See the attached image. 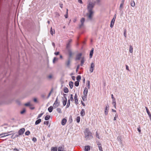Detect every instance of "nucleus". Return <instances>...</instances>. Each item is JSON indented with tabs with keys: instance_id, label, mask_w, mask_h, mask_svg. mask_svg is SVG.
<instances>
[{
	"instance_id": "63",
	"label": "nucleus",
	"mask_w": 151,
	"mask_h": 151,
	"mask_svg": "<svg viewBox=\"0 0 151 151\" xmlns=\"http://www.w3.org/2000/svg\"><path fill=\"white\" fill-rule=\"evenodd\" d=\"M52 90L48 94V98H49L50 96V95L51 93V92H52Z\"/></svg>"
},
{
	"instance_id": "16",
	"label": "nucleus",
	"mask_w": 151,
	"mask_h": 151,
	"mask_svg": "<svg viewBox=\"0 0 151 151\" xmlns=\"http://www.w3.org/2000/svg\"><path fill=\"white\" fill-rule=\"evenodd\" d=\"M85 61V59L84 58V57H82L81 58V66H82L84 63Z\"/></svg>"
},
{
	"instance_id": "2",
	"label": "nucleus",
	"mask_w": 151,
	"mask_h": 151,
	"mask_svg": "<svg viewBox=\"0 0 151 151\" xmlns=\"http://www.w3.org/2000/svg\"><path fill=\"white\" fill-rule=\"evenodd\" d=\"M85 137L86 139H90L93 138L91 132L86 128L85 132Z\"/></svg>"
},
{
	"instance_id": "15",
	"label": "nucleus",
	"mask_w": 151,
	"mask_h": 151,
	"mask_svg": "<svg viewBox=\"0 0 151 151\" xmlns=\"http://www.w3.org/2000/svg\"><path fill=\"white\" fill-rule=\"evenodd\" d=\"M67 122V120L66 119H63L61 121V124L62 125H64Z\"/></svg>"
},
{
	"instance_id": "61",
	"label": "nucleus",
	"mask_w": 151,
	"mask_h": 151,
	"mask_svg": "<svg viewBox=\"0 0 151 151\" xmlns=\"http://www.w3.org/2000/svg\"><path fill=\"white\" fill-rule=\"evenodd\" d=\"M60 6L61 8H62L63 7V4L61 3L60 4Z\"/></svg>"
},
{
	"instance_id": "38",
	"label": "nucleus",
	"mask_w": 151,
	"mask_h": 151,
	"mask_svg": "<svg viewBox=\"0 0 151 151\" xmlns=\"http://www.w3.org/2000/svg\"><path fill=\"white\" fill-rule=\"evenodd\" d=\"M68 51L69 52L70 57H71L72 55V54H73V53H72V51H71V50H68Z\"/></svg>"
},
{
	"instance_id": "22",
	"label": "nucleus",
	"mask_w": 151,
	"mask_h": 151,
	"mask_svg": "<svg viewBox=\"0 0 151 151\" xmlns=\"http://www.w3.org/2000/svg\"><path fill=\"white\" fill-rule=\"evenodd\" d=\"M41 122V119H39L36 120L35 122V125H37L39 124Z\"/></svg>"
},
{
	"instance_id": "10",
	"label": "nucleus",
	"mask_w": 151,
	"mask_h": 151,
	"mask_svg": "<svg viewBox=\"0 0 151 151\" xmlns=\"http://www.w3.org/2000/svg\"><path fill=\"white\" fill-rule=\"evenodd\" d=\"M65 65L68 68H70V59H68V60L65 62Z\"/></svg>"
},
{
	"instance_id": "12",
	"label": "nucleus",
	"mask_w": 151,
	"mask_h": 151,
	"mask_svg": "<svg viewBox=\"0 0 151 151\" xmlns=\"http://www.w3.org/2000/svg\"><path fill=\"white\" fill-rule=\"evenodd\" d=\"M82 55V54L81 53H80L78 54L76 56V60H79Z\"/></svg>"
},
{
	"instance_id": "58",
	"label": "nucleus",
	"mask_w": 151,
	"mask_h": 151,
	"mask_svg": "<svg viewBox=\"0 0 151 151\" xmlns=\"http://www.w3.org/2000/svg\"><path fill=\"white\" fill-rule=\"evenodd\" d=\"M118 117V115L117 114H116L115 115V116L114 117V121H115L116 120V117Z\"/></svg>"
},
{
	"instance_id": "59",
	"label": "nucleus",
	"mask_w": 151,
	"mask_h": 151,
	"mask_svg": "<svg viewBox=\"0 0 151 151\" xmlns=\"http://www.w3.org/2000/svg\"><path fill=\"white\" fill-rule=\"evenodd\" d=\"M78 2L81 4H83V3L82 1V0H78Z\"/></svg>"
},
{
	"instance_id": "21",
	"label": "nucleus",
	"mask_w": 151,
	"mask_h": 151,
	"mask_svg": "<svg viewBox=\"0 0 151 151\" xmlns=\"http://www.w3.org/2000/svg\"><path fill=\"white\" fill-rule=\"evenodd\" d=\"M81 115L82 116H83L85 115V110L83 109H82L81 112Z\"/></svg>"
},
{
	"instance_id": "42",
	"label": "nucleus",
	"mask_w": 151,
	"mask_h": 151,
	"mask_svg": "<svg viewBox=\"0 0 151 151\" xmlns=\"http://www.w3.org/2000/svg\"><path fill=\"white\" fill-rule=\"evenodd\" d=\"M80 120V117L79 116H78L76 119V122L78 123L79 122Z\"/></svg>"
},
{
	"instance_id": "39",
	"label": "nucleus",
	"mask_w": 151,
	"mask_h": 151,
	"mask_svg": "<svg viewBox=\"0 0 151 151\" xmlns=\"http://www.w3.org/2000/svg\"><path fill=\"white\" fill-rule=\"evenodd\" d=\"M81 76H80V75L78 76L76 78V79L77 81H80V80L81 79Z\"/></svg>"
},
{
	"instance_id": "11",
	"label": "nucleus",
	"mask_w": 151,
	"mask_h": 151,
	"mask_svg": "<svg viewBox=\"0 0 151 151\" xmlns=\"http://www.w3.org/2000/svg\"><path fill=\"white\" fill-rule=\"evenodd\" d=\"M74 99L75 104L76 105L78 104V96L76 93L75 94Z\"/></svg>"
},
{
	"instance_id": "52",
	"label": "nucleus",
	"mask_w": 151,
	"mask_h": 151,
	"mask_svg": "<svg viewBox=\"0 0 151 151\" xmlns=\"http://www.w3.org/2000/svg\"><path fill=\"white\" fill-rule=\"evenodd\" d=\"M26 111V110L25 109H24L23 110L20 112V113L22 114H23Z\"/></svg>"
},
{
	"instance_id": "43",
	"label": "nucleus",
	"mask_w": 151,
	"mask_h": 151,
	"mask_svg": "<svg viewBox=\"0 0 151 151\" xmlns=\"http://www.w3.org/2000/svg\"><path fill=\"white\" fill-rule=\"evenodd\" d=\"M79 85V82L78 81H76L75 83V85L76 86H78Z\"/></svg>"
},
{
	"instance_id": "54",
	"label": "nucleus",
	"mask_w": 151,
	"mask_h": 151,
	"mask_svg": "<svg viewBox=\"0 0 151 151\" xmlns=\"http://www.w3.org/2000/svg\"><path fill=\"white\" fill-rule=\"evenodd\" d=\"M80 65H78L76 68V73H77L78 71V69L79 68Z\"/></svg>"
},
{
	"instance_id": "45",
	"label": "nucleus",
	"mask_w": 151,
	"mask_h": 151,
	"mask_svg": "<svg viewBox=\"0 0 151 151\" xmlns=\"http://www.w3.org/2000/svg\"><path fill=\"white\" fill-rule=\"evenodd\" d=\"M43 113H41V114H39L38 116H37V119H38L39 118H40L43 115Z\"/></svg>"
},
{
	"instance_id": "33",
	"label": "nucleus",
	"mask_w": 151,
	"mask_h": 151,
	"mask_svg": "<svg viewBox=\"0 0 151 151\" xmlns=\"http://www.w3.org/2000/svg\"><path fill=\"white\" fill-rule=\"evenodd\" d=\"M124 4L123 3H121L120 7H119V9L120 10V11H122V9L123 7Z\"/></svg>"
},
{
	"instance_id": "31",
	"label": "nucleus",
	"mask_w": 151,
	"mask_h": 151,
	"mask_svg": "<svg viewBox=\"0 0 151 151\" xmlns=\"http://www.w3.org/2000/svg\"><path fill=\"white\" fill-rule=\"evenodd\" d=\"M70 104V100L68 99V101L67 104L66 105V107L67 108H68L69 107Z\"/></svg>"
},
{
	"instance_id": "32",
	"label": "nucleus",
	"mask_w": 151,
	"mask_h": 151,
	"mask_svg": "<svg viewBox=\"0 0 151 151\" xmlns=\"http://www.w3.org/2000/svg\"><path fill=\"white\" fill-rule=\"evenodd\" d=\"M68 89L67 87H65L64 89V92L66 93H67L68 92Z\"/></svg>"
},
{
	"instance_id": "50",
	"label": "nucleus",
	"mask_w": 151,
	"mask_h": 151,
	"mask_svg": "<svg viewBox=\"0 0 151 151\" xmlns=\"http://www.w3.org/2000/svg\"><path fill=\"white\" fill-rule=\"evenodd\" d=\"M58 60V59L55 57L54 58L53 60V63H55V61L57 60Z\"/></svg>"
},
{
	"instance_id": "8",
	"label": "nucleus",
	"mask_w": 151,
	"mask_h": 151,
	"mask_svg": "<svg viewBox=\"0 0 151 151\" xmlns=\"http://www.w3.org/2000/svg\"><path fill=\"white\" fill-rule=\"evenodd\" d=\"M25 131V129L24 128H22L19 129L18 132L19 135H21L23 134Z\"/></svg>"
},
{
	"instance_id": "44",
	"label": "nucleus",
	"mask_w": 151,
	"mask_h": 151,
	"mask_svg": "<svg viewBox=\"0 0 151 151\" xmlns=\"http://www.w3.org/2000/svg\"><path fill=\"white\" fill-rule=\"evenodd\" d=\"M30 134V132L29 130L27 131L25 133V134L26 135H28Z\"/></svg>"
},
{
	"instance_id": "13",
	"label": "nucleus",
	"mask_w": 151,
	"mask_h": 151,
	"mask_svg": "<svg viewBox=\"0 0 151 151\" xmlns=\"http://www.w3.org/2000/svg\"><path fill=\"white\" fill-rule=\"evenodd\" d=\"M109 107V106L108 105H107L105 107L104 113L106 115H107L108 114V108Z\"/></svg>"
},
{
	"instance_id": "27",
	"label": "nucleus",
	"mask_w": 151,
	"mask_h": 151,
	"mask_svg": "<svg viewBox=\"0 0 151 151\" xmlns=\"http://www.w3.org/2000/svg\"><path fill=\"white\" fill-rule=\"evenodd\" d=\"M69 85L71 89H72L73 87V83L72 81H70L69 83Z\"/></svg>"
},
{
	"instance_id": "49",
	"label": "nucleus",
	"mask_w": 151,
	"mask_h": 151,
	"mask_svg": "<svg viewBox=\"0 0 151 151\" xmlns=\"http://www.w3.org/2000/svg\"><path fill=\"white\" fill-rule=\"evenodd\" d=\"M24 105L26 106H31V104L30 102H28L25 104Z\"/></svg>"
},
{
	"instance_id": "37",
	"label": "nucleus",
	"mask_w": 151,
	"mask_h": 151,
	"mask_svg": "<svg viewBox=\"0 0 151 151\" xmlns=\"http://www.w3.org/2000/svg\"><path fill=\"white\" fill-rule=\"evenodd\" d=\"M50 115H47L45 118V120H48L50 119Z\"/></svg>"
},
{
	"instance_id": "56",
	"label": "nucleus",
	"mask_w": 151,
	"mask_h": 151,
	"mask_svg": "<svg viewBox=\"0 0 151 151\" xmlns=\"http://www.w3.org/2000/svg\"><path fill=\"white\" fill-rule=\"evenodd\" d=\"M55 16L56 17H58L60 16L58 12L55 13Z\"/></svg>"
},
{
	"instance_id": "9",
	"label": "nucleus",
	"mask_w": 151,
	"mask_h": 151,
	"mask_svg": "<svg viewBox=\"0 0 151 151\" xmlns=\"http://www.w3.org/2000/svg\"><path fill=\"white\" fill-rule=\"evenodd\" d=\"M85 21V19L84 18H82L80 22H81V24L79 25V27L80 28H81L82 26H83L84 23Z\"/></svg>"
},
{
	"instance_id": "25",
	"label": "nucleus",
	"mask_w": 151,
	"mask_h": 151,
	"mask_svg": "<svg viewBox=\"0 0 151 151\" xmlns=\"http://www.w3.org/2000/svg\"><path fill=\"white\" fill-rule=\"evenodd\" d=\"M129 52L131 53H132L133 52V47L131 45H130L129 46Z\"/></svg>"
},
{
	"instance_id": "60",
	"label": "nucleus",
	"mask_w": 151,
	"mask_h": 151,
	"mask_svg": "<svg viewBox=\"0 0 151 151\" xmlns=\"http://www.w3.org/2000/svg\"><path fill=\"white\" fill-rule=\"evenodd\" d=\"M125 66H126V69L127 70H129V68L128 67V66H127V65H125Z\"/></svg>"
},
{
	"instance_id": "53",
	"label": "nucleus",
	"mask_w": 151,
	"mask_h": 151,
	"mask_svg": "<svg viewBox=\"0 0 151 151\" xmlns=\"http://www.w3.org/2000/svg\"><path fill=\"white\" fill-rule=\"evenodd\" d=\"M49 122L48 121H45L44 122V124H45L48 125L49 124Z\"/></svg>"
},
{
	"instance_id": "47",
	"label": "nucleus",
	"mask_w": 151,
	"mask_h": 151,
	"mask_svg": "<svg viewBox=\"0 0 151 151\" xmlns=\"http://www.w3.org/2000/svg\"><path fill=\"white\" fill-rule=\"evenodd\" d=\"M73 94L70 95V100L71 101H73L74 100V99L73 97Z\"/></svg>"
},
{
	"instance_id": "35",
	"label": "nucleus",
	"mask_w": 151,
	"mask_h": 151,
	"mask_svg": "<svg viewBox=\"0 0 151 151\" xmlns=\"http://www.w3.org/2000/svg\"><path fill=\"white\" fill-rule=\"evenodd\" d=\"M50 32L51 35H53V34H55V30H54V31H52V27H51L50 30Z\"/></svg>"
},
{
	"instance_id": "40",
	"label": "nucleus",
	"mask_w": 151,
	"mask_h": 151,
	"mask_svg": "<svg viewBox=\"0 0 151 151\" xmlns=\"http://www.w3.org/2000/svg\"><path fill=\"white\" fill-rule=\"evenodd\" d=\"M57 111L59 113H62V111H61V109H60V108H57Z\"/></svg>"
},
{
	"instance_id": "62",
	"label": "nucleus",
	"mask_w": 151,
	"mask_h": 151,
	"mask_svg": "<svg viewBox=\"0 0 151 151\" xmlns=\"http://www.w3.org/2000/svg\"><path fill=\"white\" fill-rule=\"evenodd\" d=\"M59 52H55L54 54L55 55H59Z\"/></svg>"
},
{
	"instance_id": "18",
	"label": "nucleus",
	"mask_w": 151,
	"mask_h": 151,
	"mask_svg": "<svg viewBox=\"0 0 151 151\" xmlns=\"http://www.w3.org/2000/svg\"><path fill=\"white\" fill-rule=\"evenodd\" d=\"M94 50L93 48H92L91 51L90 52V55H89V57L90 58H92L93 55V52Z\"/></svg>"
},
{
	"instance_id": "3",
	"label": "nucleus",
	"mask_w": 151,
	"mask_h": 151,
	"mask_svg": "<svg viewBox=\"0 0 151 151\" xmlns=\"http://www.w3.org/2000/svg\"><path fill=\"white\" fill-rule=\"evenodd\" d=\"M60 102L58 101V97L56 99V100L54 103L53 106L54 109H55L60 106Z\"/></svg>"
},
{
	"instance_id": "30",
	"label": "nucleus",
	"mask_w": 151,
	"mask_h": 151,
	"mask_svg": "<svg viewBox=\"0 0 151 151\" xmlns=\"http://www.w3.org/2000/svg\"><path fill=\"white\" fill-rule=\"evenodd\" d=\"M51 151H57V147H53L51 148Z\"/></svg>"
},
{
	"instance_id": "51",
	"label": "nucleus",
	"mask_w": 151,
	"mask_h": 151,
	"mask_svg": "<svg viewBox=\"0 0 151 151\" xmlns=\"http://www.w3.org/2000/svg\"><path fill=\"white\" fill-rule=\"evenodd\" d=\"M96 137L98 138L99 139H100V138L99 136V134H98L97 132H96Z\"/></svg>"
},
{
	"instance_id": "20",
	"label": "nucleus",
	"mask_w": 151,
	"mask_h": 151,
	"mask_svg": "<svg viewBox=\"0 0 151 151\" xmlns=\"http://www.w3.org/2000/svg\"><path fill=\"white\" fill-rule=\"evenodd\" d=\"M145 108L146 109V111H147V114H148V115L149 116L151 117V114L150 112L149 111L148 108L147 107H145Z\"/></svg>"
},
{
	"instance_id": "48",
	"label": "nucleus",
	"mask_w": 151,
	"mask_h": 151,
	"mask_svg": "<svg viewBox=\"0 0 151 151\" xmlns=\"http://www.w3.org/2000/svg\"><path fill=\"white\" fill-rule=\"evenodd\" d=\"M13 132V131H12V132L11 133H10V134H11V135L12 134V136L11 137V138H12L14 139L15 138V137H14V133ZM9 134H10V133H9Z\"/></svg>"
},
{
	"instance_id": "36",
	"label": "nucleus",
	"mask_w": 151,
	"mask_h": 151,
	"mask_svg": "<svg viewBox=\"0 0 151 151\" xmlns=\"http://www.w3.org/2000/svg\"><path fill=\"white\" fill-rule=\"evenodd\" d=\"M58 151H65L64 150L63 148H62L61 147H59L58 148Z\"/></svg>"
},
{
	"instance_id": "17",
	"label": "nucleus",
	"mask_w": 151,
	"mask_h": 151,
	"mask_svg": "<svg viewBox=\"0 0 151 151\" xmlns=\"http://www.w3.org/2000/svg\"><path fill=\"white\" fill-rule=\"evenodd\" d=\"M67 102V99L66 97H65V99H63V106H65Z\"/></svg>"
},
{
	"instance_id": "7",
	"label": "nucleus",
	"mask_w": 151,
	"mask_h": 151,
	"mask_svg": "<svg viewBox=\"0 0 151 151\" xmlns=\"http://www.w3.org/2000/svg\"><path fill=\"white\" fill-rule=\"evenodd\" d=\"M95 67V64L93 63L91 64V67L89 69V71L91 73H92Z\"/></svg>"
},
{
	"instance_id": "4",
	"label": "nucleus",
	"mask_w": 151,
	"mask_h": 151,
	"mask_svg": "<svg viewBox=\"0 0 151 151\" xmlns=\"http://www.w3.org/2000/svg\"><path fill=\"white\" fill-rule=\"evenodd\" d=\"M72 42V40L70 39L68 40V42L66 44V48L68 50H70L71 47V43Z\"/></svg>"
},
{
	"instance_id": "57",
	"label": "nucleus",
	"mask_w": 151,
	"mask_h": 151,
	"mask_svg": "<svg viewBox=\"0 0 151 151\" xmlns=\"http://www.w3.org/2000/svg\"><path fill=\"white\" fill-rule=\"evenodd\" d=\"M137 130L138 132L140 133L141 132V130L140 129V127H139L138 128H137Z\"/></svg>"
},
{
	"instance_id": "24",
	"label": "nucleus",
	"mask_w": 151,
	"mask_h": 151,
	"mask_svg": "<svg viewBox=\"0 0 151 151\" xmlns=\"http://www.w3.org/2000/svg\"><path fill=\"white\" fill-rule=\"evenodd\" d=\"M112 104L113 105L114 107L116 109V102L115 99L112 100Z\"/></svg>"
},
{
	"instance_id": "19",
	"label": "nucleus",
	"mask_w": 151,
	"mask_h": 151,
	"mask_svg": "<svg viewBox=\"0 0 151 151\" xmlns=\"http://www.w3.org/2000/svg\"><path fill=\"white\" fill-rule=\"evenodd\" d=\"M88 92V89L86 87L85 88L84 90L83 91L84 95H87Z\"/></svg>"
},
{
	"instance_id": "23",
	"label": "nucleus",
	"mask_w": 151,
	"mask_h": 151,
	"mask_svg": "<svg viewBox=\"0 0 151 151\" xmlns=\"http://www.w3.org/2000/svg\"><path fill=\"white\" fill-rule=\"evenodd\" d=\"M53 109V106H50L48 109V110L49 112H51L52 111Z\"/></svg>"
},
{
	"instance_id": "46",
	"label": "nucleus",
	"mask_w": 151,
	"mask_h": 151,
	"mask_svg": "<svg viewBox=\"0 0 151 151\" xmlns=\"http://www.w3.org/2000/svg\"><path fill=\"white\" fill-rule=\"evenodd\" d=\"M126 32H127V30L126 29H124V35L125 37H126Z\"/></svg>"
},
{
	"instance_id": "6",
	"label": "nucleus",
	"mask_w": 151,
	"mask_h": 151,
	"mask_svg": "<svg viewBox=\"0 0 151 151\" xmlns=\"http://www.w3.org/2000/svg\"><path fill=\"white\" fill-rule=\"evenodd\" d=\"M116 17V14H115L114 15V17L113 19L112 20L111 22V24H110V27L111 28H112L114 24V23L115 21V19Z\"/></svg>"
},
{
	"instance_id": "64",
	"label": "nucleus",
	"mask_w": 151,
	"mask_h": 151,
	"mask_svg": "<svg viewBox=\"0 0 151 151\" xmlns=\"http://www.w3.org/2000/svg\"><path fill=\"white\" fill-rule=\"evenodd\" d=\"M76 21H77V18H75L73 19V22H76Z\"/></svg>"
},
{
	"instance_id": "5",
	"label": "nucleus",
	"mask_w": 151,
	"mask_h": 151,
	"mask_svg": "<svg viewBox=\"0 0 151 151\" xmlns=\"http://www.w3.org/2000/svg\"><path fill=\"white\" fill-rule=\"evenodd\" d=\"M12 131H10L7 133H4L0 134V138H3L11 135L9 133L12 132Z\"/></svg>"
},
{
	"instance_id": "26",
	"label": "nucleus",
	"mask_w": 151,
	"mask_h": 151,
	"mask_svg": "<svg viewBox=\"0 0 151 151\" xmlns=\"http://www.w3.org/2000/svg\"><path fill=\"white\" fill-rule=\"evenodd\" d=\"M122 137L121 136H118L117 137V139L120 142V143H122Z\"/></svg>"
},
{
	"instance_id": "41",
	"label": "nucleus",
	"mask_w": 151,
	"mask_h": 151,
	"mask_svg": "<svg viewBox=\"0 0 151 151\" xmlns=\"http://www.w3.org/2000/svg\"><path fill=\"white\" fill-rule=\"evenodd\" d=\"M87 84H88V85H87V86H88V89H90V81H87Z\"/></svg>"
},
{
	"instance_id": "1",
	"label": "nucleus",
	"mask_w": 151,
	"mask_h": 151,
	"mask_svg": "<svg viewBox=\"0 0 151 151\" xmlns=\"http://www.w3.org/2000/svg\"><path fill=\"white\" fill-rule=\"evenodd\" d=\"M96 1L93 0H88L87 1V9L88 13L87 14L88 18L91 19L92 18V16L93 13V9L95 5Z\"/></svg>"
},
{
	"instance_id": "55",
	"label": "nucleus",
	"mask_w": 151,
	"mask_h": 151,
	"mask_svg": "<svg viewBox=\"0 0 151 151\" xmlns=\"http://www.w3.org/2000/svg\"><path fill=\"white\" fill-rule=\"evenodd\" d=\"M32 140L34 142H36L37 141V139L35 137H33L32 139Z\"/></svg>"
},
{
	"instance_id": "28",
	"label": "nucleus",
	"mask_w": 151,
	"mask_h": 151,
	"mask_svg": "<svg viewBox=\"0 0 151 151\" xmlns=\"http://www.w3.org/2000/svg\"><path fill=\"white\" fill-rule=\"evenodd\" d=\"M131 5L132 7H134L135 6V3L133 0H132L131 2Z\"/></svg>"
},
{
	"instance_id": "34",
	"label": "nucleus",
	"mask_w": 151,
	"mask_h": 151,
	"mask_svg": "<svg viewBox=\"0 0 151 151\" xmlns=\"http://www.w3.org/2000/svg\"><path fill=\"white\" fill-rule=\"evenodd\" d=\"M87 95H84V96L82 97V99L84 101L87 100Z\"/></svg>"
},
{
	"instance_id": "14",
	"label": "nucleus",
	"mask_w": 151,
	"mask_h": 151,
	"mask_svg": "<svg viewBox=\"0 0 151 151\" xmlns=\"http://www.w3.org/2000/svg\"><path fill=\"white\" fill-rule=\"evenodd\" d=\"M97 145L98 146L99 149L100 151H103L101 146V144L99 142L97 143Z\"/></svg>"
},
{
	"instance_id": "29",
	"label": "nucleus",
	"mask_w": 151,
	"mask_h": 151,
	"mask_svg": "<svg viewBox=\"0 0 151 151\" xmlns=\"http://www.w3.org/2000/svg\"><path fill=\"white\" fill-rule=\"evenodd\" d=\"M90 149V146H86L85 148V151H88Z\"/></svg>"
}]
</instances>
